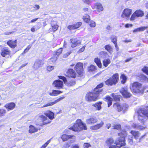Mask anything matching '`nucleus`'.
Segmentation results:
<instances>
[{
    "instance_id": "36",
    "label": "nucleus",
    "mask_w": 148,
    "mask_h": 148,
    "mask_svg": "<svg viewBox=\"0 0 148 148\" xmlns=\"http://www.w3.org/2000/svg\"><path fill=\"white\" fill-rule=\"evenodd\" d=\"M83 18L84 21L86 23H88L90 20V17L89 15L86 14L83 16Z\"/></svg>"
},
{
    "instance_id": "50",
    "label": "nucleus",
    "mask_w": 148,
    "mask_h": 148,
    "mask_svg": "<svg viewBox=\"0 0 148 148\" xmlns=\"http://www.w3.org/2000/svg\"><path fill=\"white\" fill-rule=\"evenodd\" d=\"M51 25L52 27V29L54 31H55L57 30L58 26L56 24L54 25Z\"/></svg>"
},
{
    "instance_id": "37",
    "label": "nucleus",
    "mask_w": 148,
    "mask_h": 148,
    "mask_svg": "<svg viewBox=\"0 0 148 148\" xmlns=\"http://www.w3.org/2000/svg\"><path fill=\"white\" fill-rule=\"evenodd\" d=\"M114 142V141L112 138H110L107 139L106 141V143L108 146H111Z\"/></svg>"
},
{
    "instance_id": "57",
    "label": "nucleus",
    "mask_w": 148,
    "mask_h": 148,
    "mask_svg": "<svg viewBox=\"0 0 148 148\" xmlns=\"http://www.w3.org/2000/svg\"><path fill=\"white\" fill-rule=\"evenodd\" d=\"M54 69V67L51 66H49L47 67V70L49 71L53 70Z\"/></svg>"
},
{
    "instance_id": "24",
    "label": "nucleus",
    "mask_w": 148,
    "mask_h": 148,
    "mask_svg": "<svg viewBox=\"0 0 148 148\" xmlns=\"http://www.w3.org/2000/svg\"><path fill=\"white\" fill-rule=\"evenodd\" d=\"M132 127L134 129L138 130H143L146 128V126H142L138 124L133 123L132 125Z\"/></svg>"
},
{
    "instance_id": "30",
    "label": "nucleus",
    "mask_w": 148,
    "mask_h": 148,
    "mask_svg": "<svg viewBox=\"0 0 148 148\" xmlns=\"http://www.w3.org/2000/svg\"><path fill=\"white\" fill-rule=\"evenodd\" d=\"M94 61L99 68H101L102 64L99 58H95L94 59Z\"/></svg>"
},
{
    "instance_id": "17",
    "label": "nucleus",
    "mask_w": 148,
    "mask_h": 148,
    "mask_svg": "<svg viewBox=\"0 0 148 148\" xmlns=\"http://www.w3.org/2000/svg\"><path fill=\"white\" fill-rule=\"evenodd\" d=\"M53 85L58 89H60L63 87V82L60 80H56L53 82Z\"/></svg>"
},
{
    "instance_id": "14",
    "label": "nucleus",
    "mask_w": 148,
    "mask_h": 148,
    "mask_svg": "<svg viewBox=\"0 0 148 148\" xmlns=\"http://www.w3.org/2000/svg\"><path fill=\"white\" fill-rule=\"evenodd\" d=\"M11 51L7 48H5L2 49L1 53V56L3 57H6L7 55L8 57H11L10 55Z\"/></svg>"
},
{
    "instance_id": "7",
    "label": "nucleus",
    "mask_w": 148,
    "mask_h": 148,
    "mask_svg": "<svg viewBox=\"0 0 148 148\" xmlns=\"http://www.w3.org/2000/svg\"><path fill=\"white\" fill-rule=\"evenodd\" d=\"M99 95V93L95 92L94 90L93 92H89L86 95V99L88 101H95L99 99L98 97Z\"/></svg>"
},
{
    "instance_id": "47",
    "label": "nucleus",
    "mask_w": 148,
    "mask_h": 148,
    "mask_svg": "<svg viewBox=\"0 0 148 148\" xmlns=\"http://www.w3.org/2000/svg\"><path fill=\"white\" fill-rule=\"evenodd\" d=\"M132 138V136H128V142L131 145H132L133 143Z\"/></svg>"
},
{
    "instance_id": "39",
    "label": "nucleus",
    "mask_w": 148,
    "mask_h": 148,
    "mask_svg": "<svg viewBox=\"0 0 148 148\" xmlns=\"http://www.w3.org/2000/svg\"><path fill=\"white\" fill-rule=\"evenodd\" d=\"M70 137V138L69 139V143H72L75 142V141L76 140V137L74 135H71Z\"/></svg>"
},
{
    "instance_id": "43",
    "label": "nucleus",
    "mask_w": 148,
    "mask_h": 148,
    "mask_svg": "<svg viewBox=\"0 0 148 148\" xmlns=\"http://www.w3.org/2000/svg\"><path fill=\"white\" fill-rule=\"evenodd\" d=\"M105 49L107 51L110 53L112 51V49L111 47L109 45H107L105 46Z\"/></svg>"
},
{
    "instance_id": "55",
    "label": "nucleus",
    "mask_w": 148,
    "mask_h": 148,
    "mask_svg": "<svg viewBox=\"0 0 148 148\" xmlns=\"http://www.w3.org/2000/svg\"><path fill=\"white\" fill-rule=\"evenodd\" d=\"M62 48L59 49L56 52V55H57V56L60 55L62 53Z\"/></svg>"
},
{
    "instance_id": "12",
    "label": "nucleus",
    "mask_w": 148,
    "mask_h": 148,
    "mask_svg": "<svg viewBox=\"0 0 148 148\" xmlns=\"http://www.w3.org/2000/svg\"><path fill=\"white\" fill-rule=\"evenodd\" d=\"M59 78L60 79H62L64 83L66 84L68 86H73L75 84V82L73 81H70L68 82L66 80V78L64 76H60L59 77Z\"/></svg>"
},
{
    "instance_id": "63",
    "label": "nucleus",
    "mask_w": 148,
    "mask_h": 148,
    "mask_svg": "<svg viewBox=\"0 0 148 148\" xmlns=\"http://www.w3.org/2000/svg\"><path fill=\"white\" fill-rule=\"evenodd\" d=\"M57 60V57H54L53 58H52L51 59V60L53 62L56 61Z\"/></svg>"
},
{
    "instance_id": "8",
    "label": "nucleus",
    "mask_w": 148,
    "mask_h": 148,
    "mask_svg": "<svg viewBox=\"0 0 148 148\" xmlns=\"http://www.w3.org/2000/svg\"><path fill=\"white\" fill-rule=\"evenodd\" d=\"M113 106L118 112L122 111L124 112L126 110L128 107V105L125 103L120 105L118 103H116L114 104Z\"/></svg>"
},
{
    "instance_id": "16",
    "label": "nucleus",
    "mask_w": 148,
    "mask_h": 148,
    "mask_svg": "<svg viewBox=\"0 0 148 148\" xmlns=\"http://www.w3.org/2000/svg\"><path fill=\"white\" fill-rule=\"evenodd\" d=\"M64 98V97H61L55 100L53 102H49L46 104L42 106L41 107V108H43L45 107L49 106H53V105L55 104L59 101L62 100Z\"/></svg>"
},
{
    "instance_id": "26",
    "label": "nucleus",
    "mask_w": 148,
    "mask_h": 148,
    "mask_svg": "<svg viewBox=\"0 0 148 148\" xmlns=\"http://www.w3.org/2000/svg\"><path fill=\"white\" fill-rule=\"evenodd\" d=\"M130 133L136 139L138 138L140 135V133L138 131L132 130L131 131Z\"/></svg>"
},
{
    "instance_id": "29",
    "label": "nucleus",
    "mask_w": 148,
    "mask_h": 148,
    "mask_svg": "<svg viewBox=\"0 0 148 148\" xmlns=\"http://www.w3.org/2000/svg\"><path fill=\"white\" fill-rule=\"evenodd\" d=\"M139 76L141 81L145 83L148 82V78L145 76L141 74Z\"/></svg>"
},
{
    "instance_id": "2",
    "label": "nucleus",
    "mask_w": 148,
    "mask_h": 148,
    "mask_svg": "<svg viewBox=\"0 0 148 148\" xmlns=\"http://www.w3.org/2000/svg\"><path fill=\"white\" fill-rule=\"evenodd\" d=\"M74 131H80L83 130H86L87 128L85 123H83L81 120L77 119L73 126L69 128Z\"/></svg>"
},
{
    "instance_id": "32",
    "label": "nucleus",
    "mask_w": 148,
    "mask_h": 148,
    "mask_svg": "<svg viewBox=\"0 0 148 148\" xmlns=\"http://www.w3.org/2000/svg\"><path fill=\"white\" fill-rule=\"evenodd\" d=\"M97 70L96 66L93 65H91L88 68V71L90 72L95 71Z\"/></svg>"
},
{
    "instance_id": "4",
    "label": "nucleus",
    "mask_w": 148,
    "mask_h": 148,
    "mask_svg": "<svg viewBox=\"0 0 148 148\" xmlns=\"http://www.w3.org/2000/svg\"><path fill=\"white\" fill-rule=\"evenodd\" d=\"M44 114L49 118L50 120L47 119L46 117L44 116L40 115L39 116L42 119L44 124H47L50 123L51 122V120L54 118V113L50 111H48L45 112Z\"/></svg>"
},
{
    "instance_id": "42",
    "label": "nucleus",
    "mask_w": 148,
    "mask_h": 148,
    "mask_svg": "<svg viewBox=\"0 0 148 148\" xmlns=\"http://www.w3.org/2000/svg\"><path fill=\"white\" fill-rule=\"evenodd\" d=\"M111 40L112 42L113 43L116 42L117 37L114 35H112L111 36Z\"/></svg>"
},
{
    "instance_id": "6",
    "label": "nucleus",
    "mask_w": 148,
    "mask_h": 148,
    "mask_svg": "<svg viewBox=\"0 0 148 148\" xmlns=\"http://www.w3.org/2000/svg\"><path fill=\"white\" fill-rule=\"evenodd\" d=\"M119 80V74L115 73L112 77L105 81V83L107 85L111 86L116 84L118 82Z\"/></svg>"
},
{
    "instance_id": "41",
    "label": "nucleus",
    "mask_w": 148,
    "mask_h": 148,
    "mask_svg": "<svg viewBox=\"0 0 148 148\" xmlns=\"http://www.w3.org/2000/svg\"><path fill=\"white\" fill-rule=\"evenodd\" d=\"M112 96L113 97V99L115 101H118L119 100L120 96L116 95L114 94H112Z\"/></svg>"
},
{
    "instance_id": "61",
    "label": "nucleus",
    "mask_w": 148,
    "mask_h": 148,
    "mask_svg": "<svg viewBox=\"0 0 148 148\" xmlns=\"http://www.w3.org/2000/svg\"><path fill=\"white\" fill-rule=\"evenodd\" d=\"M85 46H83L82 48H81L78 51V52L79 53H81L83 52L85 49Z\"/></svg>"
},
{
    "instance_id": "45",
    "label": "nucleus",
    "mask_w": 148,
    "mask_h": 148,
    "mask_svg": "<svg viewBox=\"0 0 148 148\" xmlns=\"http://www.w3.org/2000/svg\"><path fill=\"white\" fill-rule=\"evenodd\" d=\"M83 148H92L91 145L88 143H84L83 145Z\"/></svg>"
},
{
    "instance_id": "62",
    "label": "nucleus",
    "mask_w": 148,
    "mask_h": 148,
    "mask_svg": "<svg viewBox=\"0 0 148 148\" xmlns=\"http://www.w3.org/2000/svg\"><path fill=\"white\" fill-rule=\"evenodd\" d=\"M31 8H34L35 9H38L40 8L39 6L38 5H33L32 6V7Z\"/></svg>"
},
{
    "instance_id": "38",
    "label": "nucleus",
    "mask_w": 148,
    "mask_h": 148,
    "mask_svg": "<svg viewBox=\"0 0 148 148\" xmlns=\"http://www.w3.org/2000/svg\"><path fill=\"white\" fill-rule=\"evenodd\" d=\"M94 8L100 9L103 8L101 4L99 3H96L95 5Z\"/></svg>"
},
{
    "instance_id": "20",
    "label": "nucleus",
    "mask_w": 148,
    "mask_h": 148,
    "mask_svg": "<svg viewBox=\"0 0 148 148\" xmlns=\"http://www.w3.org/2000/svg\"><path fill=\"white\" fill-rule=\"evenodd\" d=\"M16 41V40H10L7 42V44L10 47L14 49L17 46Z\"/></svg>"
},
{
    "instance_id": "48",
    "label": "nucleus",
    "mask_w": 148,
    "mask_h": 148,
    "mask_svg": "<svg viewBox=\"0 0 148 148\" xmlns=\"http://www.w3.org/2000/svg\"><path fill=\"white\" fill-rule=\"evenodd\" d=\"M142 71L148 75V67H144L142 69Z\"/></svg>"
},
{
    "instance_id": "33",
    "label": "nucleus",
    "mask_w": 148,
    "mask_h": 148,
    "mask_svg": "<svg viewBox=\"0 0 148 148\" xmlns=\"http://www.w3.org/2000/svg\"><path fill=\"white\" fill-rule=\"evenodd\" d=\"M71 135H67L66 134H64L61 136V138L63 141H65L70 138Z\"/></svg>"
},
{
    "instance_id": "49",
    "label": "nucleus",
    "mask_w": 148,
    "mask_h": 148,
    "mask_svg": "<svg viewBox=\"0 0 148 148\" xmlns=\"http://www.w3.org/2000/svg\"><path fill=\"white\" fill-rule=\"evenodd\" d=\"M89 23L90 26L91 27H94L95 26V23L92 21H91Z\"/></svg>"
},
{
    "instance_id": "54",
    "label": "nucleus",
    "mask_w": 148,
    "mask_h": 148,
    "mask_svg": "<svg viewBox=\"0 0 148 148\" xmlns=\"http://www.w3.org/2000/svg\"><path fill=\"white\" fill-rule=\"evenodd\" d=\"M31 47V46L30 45H28L23 52V54L25 53H26L29 50Z\"/></svg>"
},
{
    "instance_id": "21",
    "label": "nucleus",
    "mask_w": 148,
    "mask_h": 148,
    "mask_svg": "<svg viewBox=\"0 0 148 148\" xmlns=\"http://www.w3.org/2000/svg\"><path fill=\"white\" fill-rule=\"evenodd\" d=\"M15 104L13 102L10 103L6 104L5 105L4 107L7 109L8 111L12 110L13 109L15 108Z\"/></svg>"
},
{
    "instance_id": "25",
    "label": "nucleus",
    "mask_w": 148,
    "mask_h": 148,
    "mask_svg": "<svg viewBox=\"0 0 148 148\" xmlns=\"http://www.w3.org/2000/svg\"><path fill=\"white\" fill-rule=\"evenodd\" d=\"M42 65V62L41 60H37L35 62L34 67L35 69H38L39 67L41 66Z\"/></svg>"
},
{
    "instance_id": "3",
    "label": "nucleus",
    "mask_w": 148,
    "mask_h": 148,
    "mask_svg": "<svg viewBox=\"0 0 148 148\" xmlns=\"http://www.w3.org/2000/svg\"><path fill=\"white\" fill-rule=\"evenodd\" d=\"M130 88L133 93L137 94L142 93V84L138 82H135L131 83L130 85Z\"/></svg>"
},
{
    "instance_id": "34",
    "label": "nucleus",
    "mask_w": 148,
    "mask_h": 148,
    "mask_svg": "<svg viewBox=\"0 0 148 148\" xmlns=\"http://www.w3.org/2000/svg\"><path fill=\"white\" fill-rule=\"evenodd\" d=\"M110 60L109 59H105L103 61V64L105 67H106L110 63Z\"/></svg>"
},
{
    "instance_id": "59",
    "label": "nucleus",
    "mask_w": 148,
    "mask_h": 148,
    "mask_svg": "<svg viewBox=\"0 0 148 148\" xmlns=\"http://www.w3.org/2000/svg\"><path fill=\"white\" fill-rule=\"evenodd\" d=\"M147 28L148 27L147 26L140 27L139 28V32L143 31Z\"/></svg>"
},
{
    "instance_id": "28",
    "label": "nucleus",
    "mask_w": 148,
    "mask_h": 148,
    "mask_svg": "<svg viewBox=\"0 0 148 148\" xmlns=\"http://www.w3.org/2000/svg\"><path fill=\"white\" fill-rule=\"evenodd\" d=\"M103 84L101 83L97 85V87L95 88L94 90H95V92H97L100 94H101V92L102 91V90L100 88L103 86Z\"/></svg>"
},
{
    "instance_id": "53",
    "label": "nucleus",
    "mask_w": 148,
    "mask_h": 148,
    "mask_svg": "<svg viewBox=\"0 0 148 148\" xmlns=\"http://www.w3.org/2000/svg\"><path fill=\"white\" fill-rule=\"evenodd\" d=\"M113 129L119 130L121 128V125H114L112 126Z\"/></svg>"
},
{
    "instance_id": "18",
    "label": "nucleus",
    "mask_w": 148,
    "mask_h": 148,
    "mask_svg": "<svg viewBox=\"0 0 148 148\" xmlns=\"http://www.w3.org/2000/svg\"><path fill=\"white\" fill-rule=\"evenodd\" d=\"M104 124L103 122L101 121L99 123L91 126L90 127V129L92 130H97L102 127Z\"/></svg>"
},
{
    "instance_id": "46",
    "label": "nucleus",
    "mask_w": 148,
    "mask_h": 148,
    "mask_svg": "<svg viewBox=\"0 0 148 148\" xmlns=\"http://www.w3.org/2000/svg\"><path fill=\"white\" fill-rule=\"evenodd\" d=\"M99 55L101 57L104 58L107 55V53L105 51H102L99 53Z\"/></svg>"
},
{
    "instance_id": "15",
    "label": "nucleus",
    "mask_w": 148,
    "mask_h": 148,
    "mask_svg": "<svg viewBox=\"0 0 148 148\" xmlns=\"http://www.w3.org/2000/svg\"><path fill=\"white\" fill-rule=\"evenodd\" d=\"M71 46L72 48H74L77 46L78 45L80 44L81 42L77 40L76 38H72L70 39Z\"/></svg>"
},
{
    "instance_id": "44",
    "label": "nucleus",
    "mask_w": 148,
    "mask_h": 148,
    "mask_svg": "<svg viewBox=\"0 0 148 148\" xmlns=\"http://www.w3.org/2000/svg\"><path fill=\"white\" fill-rule=\"evenodd\" d=\"M6 113V110L4 109H0V116H4Z\"/></svg>"
},
{
    "instance_id": "51",
    "label": "nucleus",
    "mask_w": 148,
    "mask_h": 148,
    "mask_svg": "<svg viewBox=\"0 0 148 148\" xmlns=\"http://www.w3.org/2000/svg\"><path fill=\"white\" fill-rule=\"evenodd\" d=\"M70 145L67 143H64L62 146V148H69Z\"/></svg>"
},
{
    "instance_id": "23",
    "label": "nucleus",
    "mask_w": 148,
    "mask_h": 148,
    "mask_svg": "<svg viewBox=\"0 0 148 148\" xmlns=\"http://www.w3.org/2000/svg\"><path fill=\"white\" fill-rule=\"evenodd\" d=\"M62 93V92L56 90H53L52 92H48L49 95L53 96H56Z\"/></svg>"
},
{
    "instance_id": "5",
    "label": "nucleus",
    "mask_w": 148,
    "mask_h": 148,
    "mask_svg": "<svg viewBox=\"0 0 148 148\" xmlns=\"http://www.w3.org/2000/svg\"><path fill=\"white\" fill-rule=\"evenodd\" d=\"M137 113L138 114V120L141 123L144 122V116H146L148 118V111L143 107L140 108L138 111Z\"/></svg>"
},
{
    "instance_id": "22",
    "label": "nucleus",
    "mask_w": 148,
    "mask_h": 148,
    "mask_svg": "<svg viewBox=\"0 0 148 148\" xmlns=\"http://www.w3.org/2000/svg\"><path fill=\"white\" fill-rule=\"evenodd\" d=\"M131 10H124L121 15L123 18L128 17L132 13Z\"/></svg>"
},
{
    "instance_id": "10",
    "label": "nucleus",
    "mask_w": 148,
    "mask_h": 148,
    "mask_svg": "<svg viewBox=\"0 0 148 148\" xmlns=\"http://www.w3.org/2000/svg\"><path fill=\"white\" fill-rule=\"evenodd\" d=\"M144 12L141 10H136L132 15L130 20L131 21L134 20L138 17H141L143 16Z\"/></svg>"
},
{
    "instance_id": "11",
    "label": "nucleus",
    "mask_w": 148,
    "mask_h": 148,
    "mask_svg": "<svg viewBox=\"0 0 148 148\" xmlns=\"http://www.w3.org/2000/svg\"><path fill=\"white\" fill-rule=\"evenodd\" d=\"M120 92L123 96L125 98L130 97L132 95L128 92L127 88L126 87L122 88L120 90Z\"/></svg>"
},
{
    "instance_id": "35",
    "label": "nucleus",
    "mask_w": 148,
    "mask_h": 148,
    "mask_svg": "<svg viewBox=\"0 0 148 148\" xmlns=\"http://www.w3.org/2000/svg\"><path fill=\"white\" fill-rule=\"evenodd\" d=\"M106 99L108 103V107H109L112 104V101L113 100L109 96H107L106 97Z\"/></svg>"
},
{
    "instance_id": "60",
    "label": "nucleus",
    "mask_w": 148,
    "mask_h": 148,
    "mask_svg": "<svg viewBox=\"0 0 148 148\" xmlns=\"http://www.w3.org/2000/svg\"><path fill=\"white\" fill-rule=\"evenodd\" d=\"M71 53V52L70 51L68 52L63 55V57L64 58H66Z\"/></svg>"
},
{
    "instance_id": "27",
    "label": "nucleus",
    "mask_w": 148,
    "mask_h": 148,
    "mask_svg": "<svg viewBox=\"0 0 148 148\" xmlns=\"http://www.w3.org/2000/svg\"><path fill=\"white\" fill-rule=\"evenodd\" d=\"M38 131V129L32 125H30L29 126V132L30 134H32Z\"/></svg>"
},
{
    "instance_id": "58",
    "label": "nucleus",
    "mask_w": 148,
    "mask_h": 148,
    "mask_svg": "<svg viewBox=\"0 0 148 148\" xmlns=\"http://www.w3.org/2000/svg\"><path fill=\"white\" fill-rule=\"evenodd\" d=\"M80 147L78 144H76L73 145L71 146V148H79Z\"/></svg>"
},
{
    "instance_id": "1",
    "label": "nucleus",
    "mask_w": 148,
    "mask_h": 148,
    "mask_svg": "<svg viewBox=\"0 0 148 148\" xmlns=\"http://www.w3.org/2000/svg\"><path fill=\"white\" fill-rule=\"evenodd\" d=\"M127 135L126 132L125 131H122L120 133H119L118 135L120 136L121 138L119 139L118 140L116 141L114 143L115 145L110 146L109 148H118L125 145V137Z\"/></svg>"
},
{
    "instance_id": "9",
    "label": "nucleus",
    "mask_w": 148,
    "mask_h": 148,
    "mask_svg": "<svg viewBox=\"0 0 148 148\" xmlns=\"http://www.w3.org/2000/svg\"><path fill=\"white\" fill-rule=\"evenodd\" d=\"M75 70L77 73L80 75V77L83 75V64L81 62H79L75 66Z\"/></svg>"
},
{
    "instance_id": "52",
    "label": "nucleus",
    "mask_w": 148,
    "mask_h": 148,
    "mask_svg": "<svg viewBox=\"0 0 148 148\" xmlns=\"http://www.w3.org/2000/svg\"><path fill=\"white\" fill-rule=\"evenodd\" d=\"M82 23L81 22H79L75 24H74L75 26V29L79 27L82 25Z\"/></svg>"
},
{
    "instance_id": "56",
    "label": "nucleus",
    "mask_w": 148,
    "mask_h": 148,
    "mask_svg": "<svg viewBox=\"0 0 148 148\" xmlns=\"http://www.w3.org/2000/svg\"><path fill=\"white\" fill-rule=\"evenodd\" d=\"M75 26L74 25H70L68 26V28L70 30H73L74 29H75Z\"/></svg>"
},
{
    "instance_id": "19",
    "label": "nucleus",
    "mask_w": 148,
    "mask_h": 148,
    "mask_svg": "<svg viewBox=\"0 0 148 148\" xmlns=\"http://www.w3.org/2000/svg\"><path fill=\"white\" fill-rule=\"evenodd\" d=\"M76 73L73 69H69L66 72V75L69 77L74 78L75 77Z\"/></svg>"
},
{
    "instance_id": "31",
    "label": "nucleus",
    "mask_w": 148,
    "mask_h": 148,
    "mask_svg": "<svg viewBox=\"0 0 148 148\" xmlns=\"http://www.w3.org/2000/svg\"><path fill=\"white\" fill-rule=\"evenodd\" d=\"M102 104L101 102L100 101L96 103L95 104H93L94 106L97 110H100L101 109V105Z\"/></svg>"
},
{
    "instance_id": "64",
    "label": "nucleus",
    "mask_w": 148,
    "mask_h": 148,
    "mask_svg": "<svg viewBox=\"0 0 148 148\" xmlns=\"http://www.w3.org/2000/svg\"><path fill=\"white\" fill-rule=\"evenodd\" d=\"M132 24H127L125 25V27L126 28H128L130 27H132Z\"/></svg>"
},
{
    "instance_id": "40",
    "label": "nucleus",
    "mask_w": 148,
    "mask_h": 148,
    "mask_svg": "<svg viewBox=\"0 0 148 148\" xmlns=\"http://www.w3.org/2000/svg\"><path fill=\"white\" fill-rule=\"evenodd\" d=\"M120 78L122 79L121 82L122 84H124L127 80V77L126 76L123 74L121 75Z\"/></svg>"
},
{
    "instance_id": "13",
    "label": "nucleus",
    "mask_w": 148,
    "mask_h": 148,
    "mask_svg": "<svg viewBox=\"0 0 148 148\" xmlns=\"http://www.w3.org/2000/svg\"><path fill=\"white\" fill-rule=\"evenodd\" d=\"M97 122V119L95 117L92 116H89L86 120L87 124L92 125L96 123Z\"/></svg>"
}]
</instances>
